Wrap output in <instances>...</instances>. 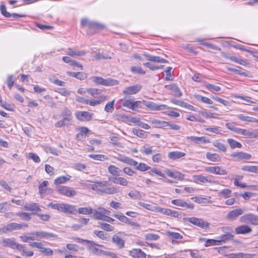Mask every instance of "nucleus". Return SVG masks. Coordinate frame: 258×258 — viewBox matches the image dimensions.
<instances>
[{"label": "nucleus", "mask_w": 258, "mask_h": 258, "mask_svg": "<svg viewBox=\"0 0 258 258\" xmlns=\"http://www.w3.org/2000/svg\"><path fill=\"white\" fill-rule=\"evenodd\" d=\"M231 190L228 188H225L218 193L219 196H221L224 198H228L230 196L231 194Z\"/></svg>", "instance_id": "obj_51"}, {"label": "nucleus", "mask_w": 258, "mask_h": 258, "mask_svg": "<svg viewBox=\"0 0 258 258\" xmlns=\"http://www.w3.org/2000/svg\"><path fill=\"white\" fill-rule=\"evenodd\" d=\"M150 175H153L154 174H156L162 177H164V174L159 169L154 168L150 169V170L148 172Z\"/></svg>", "instance_id": "obj_63"}, {"label": "nucleus", "mask_w": 258, "mask_h": 258, "mask_svg": "<svg viewBox=\"0 0 258 258\" xmlns=\"http://www.w3.org/2000/svg\"><path fill=\"white\" fill-rule=\"evenodd\" d=\"M78 212L79 214L89 215L93 213V209L90 207H81L78 209Z\"/></svg>", "instance_id": "obj_45"}, {"label": "nucleus", "mask_w": 258, "mask_h": 258, "mask_svg": "<svg viewBox=\"0 0 258 258\" xmlns=\"http://www.w3.org/2000/svg\"><path fill=\"white\" fill-rule=\"evenodd\" d=\"M206 88L210 91H219L221 90V88L215 85L211 84H207L205 85Z\"/></svg>", "instance_id": "obj_61"}, {"label": "nucleus", "mask_w": 258, "mask_h": 258, "mask_svg": "<svg viewBox=\"0 0 258 258\" xmlns=\"http://www.w3.org/2000/svg\"><path fill=\"white\" fill-rule=\"evenodd\" d=\"M86 92L96 98L98 97V95L101 93V90L98 89H89L86 90Z\"/></svg>", "instance_id": "obj_50"}, {"label": "nucleus", "mask_w": 258, "mask_h": 258, "mask_svg": "<svg viewBox=\"0 0 258 258\" xmlns=\"http://www.w3.org/2000/svg\"><path fill=\"white\" fill-rule=\"evenodd\" d=\"M17 249L21 253L22 255L26 257H31L33 255L34 253L31 250H28L25 245L19 244L17 245Z\"/></svg>", "instance_id": "obj_26"}, {"label": "nucleus", "mask_w": 258, "mask_h": 258, "mask_svg": "<svg viewBox=\"0 0 258 258\" xmlns=\"http://www.w3.org/2000/svg\"><path fill=\"white\" fill-rule=\"evenodd\" d=\"M197 99H198L199 101L206 104H212L213 103V101L210 99L206 97L202 96L201 95H198L197 97Z\"/></svg>", "instance_id": "obj_62"}, {"label": "nucleus", "mask_w": 258, "mask_h": 258, "mask_svg": "<svg viewBox=\"0 0 258 258\" xmlns=\"http://www.w3.org/2000/svg\"><path fill=\"white\" fill-rule=\"evenodd\" d=\"M144 55L147 58V60L159 63H168V61L162 58L159 56L151 55L147 53L144 54Z\"/></svg>", "instance_id": "obj_22"}, {"label": "nucleus", "mask_w": 258, "mask_h": 258, "mask_svg": "<svg viewBox=\"0 0 258 258\" xmlns=\"http://www.w3.org/2000/svg\"><path fill=\"white\" fill-rule=\"evenodd\" d=\"M241 169L244 171H248L258 173V166L246 165L242 167Z\"/></svg>", "instance_id": "obj_38"}, {"label": "nucleus", "mask_w": 258, "mask_h": 258, "mask_svg": "<svg viewBox=\"0 0 258 258\" xmlns=\"http://www.w3.org/2000/svg\"><path fill=\"white\" fill-rule=\"evenodd\" d=\"M24 209L30 211H40L41 210L37 204H29L25 205Z\"/></svg>", "instance_id": "obj_39"}, {"label": "nucleus", "mask_w": 258, "mask_h": 258, "mask_svg": "<svg viewBox=\"0 0 258 258\" xmlns=\"http://www.w3.org/2000/svg\"><path fill=\"white\" fill-rule=\"evenodd\" d=\"M213 145L217 147L219 150L222 152H226L227 150L226 147L223 143L218 141H216L213 143Z\"/></svg>", "instance_id": "obj_54"}, {"label": "nucleus", "mask_w": 258, "mask_h": 258, "mask_svg": "<svg viewBox=\"0 0 258 258\" xmlns=\"http://www.w3.org/2000/svg\"><path fill=\"white\" fill-rule=\"evenodd\" d=\"M226 127L229 130L234 132L239 135H242L243 129L237 127L233 122H228L226 123Z\"/></svg>", "instance_id": "obj_28"}, {"label": "nucleus", "mask_w": 258, "mask_h": 258, "mask_svg": "<svg viewBox=\"0 0 258 258\" xmlns=\"http://www.w3.org/2000/svg\"><path fill=\"white\" fill-rule=\"evenodd\" d=\"M66 53L68 55L75 57H77L80 56H83L86 54V52L84 50L75 51L73 50L71 48H69L66 51Z\"/></svg>", "instance_id": "obj_33"}, {"label": "nucleus", "mask_w": 258, "mask_h": 258, "mask_svg": "<svg viewBox=\"0 0 258 258\" xmlns=\"http://www.w3.org/2000/svg\"><path fill=\"white\" fill-rule=\"evenodd\" d=\"M7 233L21 229L20 224L12 222L5 225Z\"/></svg>", "instance_id": "obj_32"}, {"label": "nucleus", "mask_w": 258, "mask_h": 258, "mask_svg": "<svg viewBox=\"0 0 258 258\" xmlns=\"http://www.w3.org/2000/svg\"><path fill=\"white\" fill-rule=\"evenodd\" d=\"M67 74L71 77L76 78L80 80H83L85 78V74L83 72H68Z\"/></svg>", "instance_id": "obj_43"}, {"label": "nucleus", "mask_w": 258, "mask_h": 258, "mask_svg": "<svg viewBox=\"0 0 258 258\" xmlns=\"http://www.w3.org/2000/svg\"><path fill=\"white\" fill-rule=\"evenodd\" d=\"M243 213L244 210L242 209H235L229 212L226 216V218L230 221H233Z\"/></svg>", "instance_id": "obj_8"}, {"label": "nucleus", "mask_w": 258, "mask_h": 258, "mask_svg": "<svg viewBox=\"0 0 258 258\" xmlns=\"http://www.w3.org/2000/svg\"><path fill=\"white\" fill-rule=\"evenodd\" d=\"M98 224L102 229L107 231H112L114 229L113 226L106 223L98 222Z\"/></svg>", "instance_id": "obj_52"}, {"label": "nucleus", "mask_w": 258, "mask_h": 258, "mask_svg": "<svg viewBox=\"0 0 258 258\" xmlns=\"http://www.w3.org/2000/svg\"><path fill=\"white\" fill-rule=\"evenodd\" d=\"M206 157L208 160L212 162H217L220 159V157L218 154L216 153L212 154L210 152L207 153Z\"/></svg>", "instance_id": "obj_41"}, {"label": "nucleus", "mask_w": 258, "mask_h": 258, "mask_svg": "<svg viewBox=\"0 0 258 258\" xmlns=\"http://www.w3.org/2000/svg\"><path fill=\"white\" fill-rule=\"evenodd\" d=\"M237 118L239 119L244 121H248V122H258V120L252 118L251 117L246 116L243 114H238L237 115Z\"/></svg>", "instance_id": "obj_48"}, {"label": "nucleus", "mask_w": 258, "mask_h": 258, "mask_svg": "<svg viewBox=\"0 0 258 258\" xmlns=\"http://www.w3.org/2000/svg\"><path fill=\"white\" fill-rule=\"evenodd\" d=\"M165 88L172 91L173 94L176 97H180L182 96V93L178 87L175 84H170L165 85Z\"/></svg>", "instance_id": "obj_23"}, {"label": "nucleus", "mask_w": 258, "mask_h": 258, "mask_svg": "<svg viewBox=\"0 0 258 258\" xmlns=\"http://www.w3.org/2000/svg\"><path fill=\"white\" fill-rule=\"evenodd\" d=\"M205 170L216 174L225 175L227 174L226 170L219 166L207 167Z\"/></svg>", "instance_id": "obj_16"}, {"label": "nucleus", "mask_w": 258, "mask_h": 258, "mask_svg": "<svg viewBox=\"0 0 258 258\" xmlns=\"http://www.w3.org/2000/svg\"><path fill=\"white\" fill-rule=\"evenodd\" d=\"M251 228L245 225L239 226L235 229V232L237 234H245L251 232Z\"/></svg>", "instance_id": "obj_20"}, {"label": "nucleus", "mask_w": 258, "mask_h": 258, "mask_svg": "<svg viewBox=\"0 0 258 258\" xmlns=\"http://www.w3.org/2000/svg\"><path fill=\"white\" fill-rule=\"evenodd\" d=\"M115 158L119 161L131 166H136L138 164V162L136 161L130 157H126L120 154H118L117 156L115 157Z\"/></svg>", "instance_id": "obj_11"}, {"label": "nucleus", "mask_w": 258, "mask_h": 258, "mask_svg": "<svg viewBox=\"0 0 258 258\" xmlns=\"http://www.w3.org/2000/svg\"><path fill=\"white\" fill-rule=\"evenodd\" d=\"M32 235H35L37 237L39 238H44L46 239L50 238H56L58 235L50 232H47L45 231H36L31 233Z\"/></svg>", "instance_id": "obj_13"}, {"label": "nucleus", "mask_w": 258, "mask_h": 258, "mask_svg": "<svg viewBox=\"0 0 258 258\" xmlns=\"http://www.w3.org/2000/svg\"><path fill=\"white\" fill-rule=\"evenodd\" d=\"M145 105L152 110H161L168 108L164 104H158L151 101H144Z\"/></svg>", "instance_id": "obj_9"}, {"label": "nucleus", "mask_w": 258, "mask_h": 258, "mask_svg": "<svg viewBox=\"0 0 258 258\" xmlns=\"http://www.w3.org/2000/svg\"><path fill=\"white\" fill-rule=\"evenodd\" d=\"M94 233L102 240H108L107 234L102 231L94 230Z\"/></svg>", "instance_id": "obj_53"}, {"label": "nucleus", "mask_w": 258, "mask_h": 258, "mask_svg": "<svg viewBox=\"0 0 258 258\" xmlns=\"http://www.w3.org/2000/svg\"><path fill=\"white\" fill-rule=\"evenodd\" d=\"M119 234L120 233L114 234L112 237V241L119 249H121L124 247L125 241L119 235Z\"/></svg>", "instance_id": "obj_19"}, {"label": "nucleus", "mask_w": 258, "mask_h": 258, "mask_svg": "<svg viewBox=\"0 0 258 258\" xmlns=\"http://www.w3.org/2000/svg\"><path fill=\"white\" fill-rule=\"evenodd\" d=\"M112 181L115 184H119L122 186H127L128 184V181L124 177H113L112 179Z\"/></svg>", "instance_id": "obj_35"}, {"label": "nucleus", "mask_w": 258, "mask_h": 258, "mask_svg": "<svg viewBox=\"0 0 258 258\" xmlns=\"http://www.w3.org/2000/svg\"><path fill=\"white\" fill-rule=\"evenodd\" d=\"M92 214H93V217L94 219L101 220H103L105 215L101 213V211L98 212L96 210H93V213Z\"/></svg>", "instance_id": "obj_59"}, {"label": "nucleus", "mask_w": 258, "mask_h": 258, "mask_svg": "<svg viewBox=\"0 0 258 258\" xmlns=\"http://www.w3.org/2000/svg\"><path fill=\"white\" fill-rule=\"evenodd\" d=\"M229 59L232 61L236 62L241 65L244 66L245 64V61L243 59L237 57L236 56H232L229 57Z\"/></svg>", "instance_id": "obj_64"}, {"label": "nucleus", "mask_w": 258, "mask_h": 258, "mask_svg": "<svg viewBox=\"0 0 258 258\" xmlns=\"http://www.w3.org/2000/svg\"><path fill=\"white\" fill-rule=\"evenodd\" d=\"M173 205L177 206H180L187 209H193L194 205L192 204H188L185 201L181 199L173 200L171 201Z\"/></svg>", "instance_id": "obj_17"}, {"label": "nucleus", "mask_w": 258, "mask_h": 258, "mask_svg": "<svg viewBox=\"0 0 258 258\" xmlns=\"http://www.w3.org/2000/svg\"><path fill=\"white\" fill-rule=\"evenodd\" d=\"M70 177H71V176L69 175H68L67 176H59L55 179L54 183L55 184H61V183H64L67 181L70 180Z\"/></svg>", "instance_id": "obj_44"}, {"label": "nucleus", "mask_w": 258, "mask_h": 258, "mask_svg": "<svg viewBox=\"0 0 258 258\" xmlns=\"http://www.w3.org/2000/svg\"><path fill=\"white\" fill-rule=\"evenodd\" d=\"M88 249L90 251L95 254H101L104 250L98 248L99 247H103V245L95 243L93 241L88 242Z\"/></svg>", "instance_id": "obj_7"}, {"label": "nucleus", "mask_w": 258, "mask_h": 258, "mask_svg": "<svg viewBox=\"0 0 258 258\" xmlns=\"http://www.w3.org/2000/svg\"><path fill=\"white\" fill-rule=\"evenodd\" d=\"M187 221L192 224L204 229L209 228L210 226L209 222H205L203 219L196 217L188 218Z\"/></svg>", "instance_id": "obj_5"}, {"label": "nucleus", "mask_w": 258, "mask_h": 258, "mask_svg": "<svg viewBox=\"0 0 258 258\" xmlns=\"http://www.w3.org/2000/svg\"><path fill=\"white\" fill-rule=\"evenodd\" d=\"M142 89V86L137 84L134 86L126 87L123 91V93L125 95H133L138 93Z\"/></svg>", "instance_id": "obj_10"}, {"label": "nucleus", "mask_w": 258, "mask_h": 258, "mask_svg": "<svg viewBox=\"0 0 258 258\" xmlns=\"http://www.w3.org/2000/svg\"><path fill=\"white\" fill-rule=\"evenodd\" d=\"M240 222L253 225H258V216L251 213L247 214L240 217Z\"/></svg>", "instance_id": "obj_4"}, {"label": "nucleus", "mask_w": 258, "mask_h": 258, "mask_svg": "<svg viewBox=\"0 0 258 258\" xmlns=\"http://www.w3.org/2000/svg\"><path fill=\"white\" fill-rule=\"evenodd\" d=\"M194 179L196 182H200L202 183H213L215 182V181H213L210 178H208L207 177L204 176L202 175H195L193 177Z\"/></svg>", "instance_id": "obj_30"}, {"label": "nucleus", "mask_w": 258, "mask_h": 258, "mask_svg": "<svg viewBox=\"0 0 258 258\" xmlns=\"http://www.w3.org/2000/svg\"><path fill=\"white\" fill-rule=\"evenodd\" d=\"M119 190L117 188L112 186L108 187L107 186L105 187V188L103 189V194H109L112 195L115 194L118 192Z\"/></svg>", "instance_id": "obj_40"}, {"label": "nucleus", "mask_w": 258, "mask_h": 258, "mask_svg": "<svg viewBox=\"0 0 258 258\" xmlns=\"http://www.w3.org/2000/svg\"><path fill=\"white\" fill-rule=\"evenodd\" d=\"M0 10L2 14L5 16V17L9 18L12 16L14 18L16 17H25L26 16L25 15L22 14H18L16 13H13L11 14L9 12L7 11L6 7L4 4H1L0 6Z\"/></svg>", "instance_id": "obj_15"}, {"label": "nucleus", "mask_w": 258, "mask_h": 258, "mask_svg": "<svg viewBox=\"0 0 258 258\" xmlns=\"http://www.w3.org/2000/svg\"><path fill=\"white\" fill-rule=\"evenodd\" d=\"M165 172L168 176L174 179L179 180H181L184 179V175L180 173L178 171L168 169L165 170Z\"/></svg>", "instance_id": "obj_12"}, {"label": "nucleus", "mask_w": 258, "mask_h": 258, "mask_svg": "<svg viewBox=\"0 0 258 258\" xmlns=\"http://www.w3.org/2000/svg\"><path fill=\"white\" fill-rule=\"evenodd\" d=\"M171 102L177 105L180 106L181 107H184L185 108H187L189 109H191V108H193L194 107L188 104L187 103L180 100H177L176 99H173L172 100Z\"/></svg>", "instance_id": "obj_42"}, {"label": "nucleus", "mask_w": 258, "mask_h": 258, "mask_svg": "<svg viewBox=\"0 0 258 258\" xmlns=\"http://www.w3.org/2000/svg\"><path fill=\"white\" fill-rule=\"evenodd\" d=\"M234 238V236L230 234V232H227L225 234H223L217 237V242H225L227 241L232 240Z\"/></svg>", "instance_id": "obj_34"}, {"label": "nucleus", "mask_w": 258, "mask_h": 258, "mask_svg": "<svg viewBox=\"0 0 258 258\" xmlns=\"http://www.w3.org/2000/svg\"><path fill=\"white\" fill-rule=\"evenodd\" d=\"M231 156L236 158L238 160H242L244 159L248 160L251 157V155L243 152H235L232 153Z\"/></svg>", "instance_id": "obj_27"}, {"label": "nucleus", "mask_w": 258, "mask_h": 258, "mask_svg": "<svg viewBox=\"0 0 258 258\" xmlns=\"http://www.w3.org/2000/svg\"><path fill=\"white\" fill-rule=\"evenodd\" d=\"M57 191L59 194L68 197H73L77 195V192L74 189L66 186L57 187Z\"/></svg>", "instance_id": "obj_6"}, {"label": "nucleus", "mask_w": 258, "mask_h": 258, "mask_svg": "<svg viewBox=\"0 0 258 258\" xmlns=\"http://www.w3.org/2000/svg\"><path fill=\"white\" fill-rule=\"evenodd\" d=\"M120 101H122V106L124 107H126L128 109H131L132 110H134V105L133 104V101L131 100H128L126 99H122Z\"/></svg>", "instance_id": "obj_47"}, {"label": "nucleus", "mask_w": 258, "mask_h": 258, "mask_svg": "<svg viewBox=\"0 0 258 258\" xmlns=\"http://www.w3.org/2000/svg\"><path fill=\"white\" fill-rule=\"evenodd\" d=\"M114 100L108 102L105 106V111L107 112H112L114 110Z\"/></svg>", "instance_id": "obj_60"}, {"label": "nucleus", "mask_w": 258, "mask_h": 258, "mask_svg": "<svg viewBox=\"0 0 258 258\" xmlns=\"http://www.w3.org/2000/svg\"><path fill=\"white\" fill-rule=\"evenodd\" d=\"M20 244L16 243L13 240L11 239H5L3 241V245L5 246H10L12 248H17V245Z\"/></svg>", "instance_id": "obj_36"}, {"label": "nucleus", "mask_w": 258, "mask_h": 258, "mask_svg": "<svg viewBox=\"0 0 258 258\" xmlns=\"http://www.w3.org/2000/svg\"><path fill=\"white\" fill-rule=\"evenodd\" d=\"M76 116L81 121H88L91 119L92 114L88 111H78L76 113Z\"/></svg>", "instance_id": "obj_18"}, {"label": "nucleus", "mask_w": 258, "mask_h": 258, "mask_svg": "<svg viewBox=\"0 0 258 258\" xmlns=\"http://www.w3.org/2000/svg\"><path fill=\"white\" fill-rule=\"evenodd\" d=\"M108 185V181H97V186L98 190L97 192L99 194H103V189L105 186Z\"/></svg>", "instance_id": "obj_37"}, {"label": "nucleus", "mask_w": 258, "mask_h": 258, "mask_svg": "<svg viewBox=\"0 0 258 258\" xmlns=\"http://www.w3.org/2000/svg\"><path fill=\"white\" fill-rule=\"evenodd\" d=\"M192 199H194L195 201L199 204H207V203H211L212 201L209 200V199L205 198H199V197H194L191 198Z\"/></svg>", "instance_id": "obj_55"}, {"label": "nucleus", "mask_w": 258, "mask_h": 258, "mask_svg": "<svg viewBox=\"0 0 258 258\" xmlns=\"http://www.w3.org/2000/svg\"><path fill=\"white\" fill-rule=\"evenodd\" d=\"M147 121L154 125L155 127H166L167 122L165 121L159 120L155 118H150Z\"/></svg>", "instance_id": "obj_24"}, {"label": "nucleus", "mask_w": 258, "mask_h": 258, "mask_svg": "<svg viewBox=\"0 0 258 258\" xmlns=\"http://www.w3.org/2000/svg\"><path fill=\"white\" fill-rule=\"evenodd\" d=\"M185 155V154L184 152L176 151L169 152L168 157L170 159L175 160L184 157Z\"/></svg>", "instance_id": "obj_29"}, {"label": "nucleus", "mask_w": 258, "mask_h": 258, "mask_svg": "<svg viewBox=\"0 0 258 258\" xmlns=\"http://www.w3.org/2000/svg\"><path fill=\"white\" fill-rule=\"evenodd\" d=\"M136 169L138 170L141 171H145L148 170V169H151V167L148 166L147 164L143 163H140L139 164H138L137 165H136Z\"/></svg>", "instance_id": "obj_57"}, {"label": "nucleus", "mask_w": 258, "mask_h": 258, "mask_svg": "<svg viewBox=\"0 0 258 258\" xmlns=\"http://www.w3.org/2000/svg\"><path fill=\"white\" fill-rule=\"evenodd\" d=\"M186 139L188 142H192L196 144H201V143H210V141L209 139H207L205 137H194V136H190L186 137Z\"/></svg>", "instance_id": "obj_14"}, {"label": "nucleus", "mask_w": 258, "mask_h": 258, "mask_svg": "<svg viewBox=\"0 0 258 258\" xmlns=\"http://www.w3.org/2000/svg\"><path fill=\"white\" fill-rule=\"evenodd\" d=\"M108 171L109 173L115 177L120 175L121 172V170L120 168L113 165H110L108 167Z\"/></svg>", "instance_id": "obj_31"}, {"label": "nucleus", "mask_w": 258, "mask_h": 258, "mask_svg": "<svg viewBox=\"0 0 258 258\" xmlns=\"http://www.w3.org/2000/svg\"><path fill=\"white\" fill-rule=\"evenodd\" d=\"M48 206L53 209L57 210L59 212H63L65 213H69L75 215L77 212L74 206L68 204H54L51 203L49 204Z\"/></svg>", "instance_id": "obj_1"}, {"label": "nucleus", "mask_w": 258, "mask_h": 258, "mask_svg": "<svg viewBox=\"0 0 258 258\" xmlns=\"http://www.w3.org/2000/svg\"><path fill=\"white\" fill-rule=\"evenodd\" d=\"M242 136H246L248 138H258V129L256 130H245L243 129L242 134Z\"/></svg>", "instance_id": "obj_25"}, {"label": "nucleus", "mask_w": 258, "mask_h": 258, "mask_svg": "<svg viewBox=\"0 0 258 258\" xmlns=\"http://www.w3.org/2000/svg\"><path fill=\"white\" fill-rule=\"evenodd\" d=\"M130 255L134 258H145L147 254L141 249L134 248L130 251Z\"/></svg>", "instance_id": "obj_21"}, {"label": "nucleus", "mask_w": 258, "mask_h": 258, "mask_svg": "<svg viewBox=\"0 0 258 258\" xmlns=\"http://www.w3.org/2000/svg\"><path fill=\"white\" fill-rule=\"evenodd\" d=\"M0 105L2 107L8 110L13 111L14 109V106L13 105H11L7 102L3 101L2 100H0Z\"/></svg>", "instance_id": "obj_56"}, {"label": "nucleus", "mask_w": 258, "mask_h": 258, "mask_svg": "<svg viewBox=\"0 0 258 258\" xmlns=\"http://www.w3.org/2000/svg\"><path fill=\"white\" fill-rule=\"evenodd\" d=\"M81 25L83 27H87L90 29L95 30H102L105 28V25L103 24L96 21H91L87 18L82 19Z\"/></svg>", "instance_id": "obj_2"}, {"label": "nucleus", "mask_w": 258, "mask_h": 258, "mask_svg": "<svg viewBox=\"0 0 258 258\" xmlns=\"http://www.w3.org/2000/svg\"><path fill=\"white\" fill-rule=\"evenodd\" d=\"M227 142L230 145V147L232 149H234L236 148H241L242 146L241 144L240 143L232 139H228L227 140Z\"/></svg>", "instance_id": "obj_49"}, {"label": "nucleus", "mask_w": 258, "mask_h": 258, "mask_svg": "<svg viewBox=\"0 0 258 258\" xmlns=\"http://www.w3.org/2000/svg\"><path fill=\"white\" fill-rule=\"evenodd\" d=\"M92 81L97 85H101L103 86H114L118 84V81L111 79H103L99 77H93Z\"/></svg>", "instance_id": "obj_3"}, {"label": "nucleus", "mask_w": 258, "mask_h": 258, "mask_svg": "<svg viewBox=\"0 0 258 258\" xmlns=\"http://www.w3.org/2000/svg\"><path fill=\"white\" fill-rule=\"evenodd\" d=\"M15 215L19 216L21 219L29 221L31 219V214L25 212H18L15 213Z\"/></svg>", "instance_id": "obj_46"}, {"label": "nucleus", "mask_w": 258, "mask_h": 258, "mask_svg": "<svg viewBox=\"0 0 258 258\" xmlns=\"http://www.w3.org/2000/svg\"><path fill=\"white\" fill-rule=\"evenodd\" d=\"M132 132L134 135L137 136L139 138H146L147 135H146L144 132L142 130H137L136 128H133Z\"/></svg>", "instance_id": "obj_58"}]
</instances>
